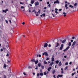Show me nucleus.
I'll list each match as a JSON object with an SVG mask.
<instances>
[{"instance_id": "f257e3e1", "label": "nucleus", "mask_w": 78, "mask_h": 78, "mask_svg": "<svg viewBox=\"0 0 78 78\" xmlns=\"http://www.w3.org/2000/svg\"><path fill=\"white\" fill-rule=\"evenodd\" d=\"M42 55L43 56L44 55H45V56H48V54L47 52H44V53H42Z\"/></svg>"}, {"instance_id": "f03ea898", "label": "nucleus", "mask_w": 78, "mask_h": 78, "mask_svg": "<svg viewBox=\"0 0 78 78\" xmlns=\"http://www.w3.org/2000/svg\"><path fill=\"white\" fill-rule=\"evenodd\" d=\"M64 47V45L63 44H62L61 45V46L60 48V50H62V48H63V47Z\"/></svg>"}, {"instance_id": "7ed1b4c3", "label": "nucleus", "mask_w": 78, "mask_h": 78, "mask_svg": "<svg viewBox=\"0 0 78 78\" xmlns=\"http://www.w3.org/2000/svg\"><path fill=\"white\" fill-rule=\"evenodd\" d=\"M54 4H55V3H58V4H59V2L58 0H57L56 1L54 2Z\"/></svg>"}, {"instance_id": "20e7f679", "label": "nucleus", "mask_w": 78, "mask_h": 78, "mask_svg": "<svg viewBox=\"0 0 78 78\" xmlns=\"http://www.w3.org/2000/svg\"><path fill=\"white\" fill-rule=\"evenodd\" d=\"M39 5V2H35V6H38Z\"/></svg>"}, {"instance_id": "39448f33", "label": "nucleus", "mask_w": 78, "mask_h": 78, "mask_svg": "<svg viewBox=\"0 0 78 78\" xmlns=\"http://www.w3.org/2000/svg\"><path fill=\"white\" fill-rule=\"evenodd\" d=\"M47 46H48V44L46 43H44V47H47Z\"/></svg>"}, {"instance_id": "423d86ee", "label": "nucleus", "mask_w": 78, "mask_h": 78, "mask_svg": "<svg viewBox=\"0 0 78 78\" xmlns=\"http://www.w3.org/2000/svg\"><path fill=\"white\" fill-rule=\"evenodd\" d=\"M59 43H58V42H57L56 43V45H55V47L56 48L58 47V46H59Z\"/></svg>"}, {"instance_id": "0eeeda50", "label": "nucleus", "mask_w": 78, "mask_h": 78, "mask_svg": "<svg viewBox=\"0 0 78 78\" xmlns=\"http://www.w3.org/2000/svg\"><path fill=\"white\" fill-rule=\"evenodd\" d=\"M75 44H76V41H74L72 44V46L75 45Z\"/></svg>"}, {"instance_id": "6e6552de", "label": "nucleus", "mask_w": 78, "mask_h": 78, "mask_svg": "<svg viewBox=\"0 0 78 78\" xmlns=\"http://www.w3.org/2000/svg\"><path fill=\"white\" fill-rule=\"evenodd\" d=\"M31 62H35V61H36V60H35V59L32 58V59L31 60Z\"/></svg>"}, {"instance_id": "1a4fd4ad", "label": "nucleus", "mask_w": 78, "mask_h": 78, "mask_svg": "<svg viewBox=\"0 0 78 78\" xmlns=\"http://www.w3.org/2000/svg\"><path fill=\"white\" fill-rule=\"evenodd\" d=\"M51 69V67H50L49 68H48V71H50V70Z\"/></svg>"}, {"instance_id": "9d476101", "label": "nucleus", "mask_w": 78, "mask_h": 78, "mask_svg": "<svg viewBox=\"0 0 78 78\" xmlns=\"http://www.w3.org/2000/svg\"><path fill=\"white\" fill-rule=\"evenodd\" d=\"M61 62L60 61L59 62V63H58V66H61Z\"/></svg>"}, {"instance_id": "9b49d317", "label": "nucleus", "mask_w": 78, "mask_h": 78, "mask_svg": "<svg viewBox=\"0 0 78 78\" xmlns=\"http://www.w3.org/2000/svg\"><path fill=\"white\" fill-rule=\"evenodd\" d=\"M63 14H64V17H66V13H65V12H63Z\"/></svg>"}, {"instance_id": "f8f14e48", "label": "nucleus", "mask_w": 78, "mask_h": 78, "mask_svg": "<svg viewBox=\"0 0 78 78\" xmlns=\"http://www.w3.org/2000/svg\"><path fill=\"white\" fill-rule=\"evenodd\" d=\"M66 39L64 40L63 41H62V44H64V43H65V42H66Z\"/></svg>"}, {"instance_id": "ddd939ff", "label": "nucleus", "mask_w": 78, "mask_h": 78, "mask_svg": "<svg viewBox=\"0 0 78 78\" xmlns=\"http://www.w3.org/2000/svg\"><path fill=\"white\" fill-rule=\"evenodd\" d=\"M69 48H70V46H68L66 49V51L68 50L69 49Z\"/></svg>"}, {"instance_id": "4468645a", "label": "nucleus", "mask_w": 78, "mask_h": 78, "mask_svg": "<svg viewBox=\"0 0 78 78\" xmlns=\"http://www.w3.org/2000/svg\"><path fill=\"white\" fill-rule=\"evenodd\" d=\"M52 74H55V70H53L52 71Z\"/></svg>"}, {"instance_id": "2eb2a0df", "label": "nucleus", "mask_w": 78, "mask_h": 78, "mask_svg": "<svg viewBox=\"0 0 78 78\" xmlns=\"http://www.w3.org/2000/svg\"><path fill=\"white\" fill-rule=\"evenodd\" d=\"M41 64L40 63H39L38 64V66L39 67H41Z\"/></svg>"}, {"instance_id": "dca6fc26", "label": "nucleus", "mask_w": 78, "mask_h": 78, "mask_svg": "<svg viewBox=\"0 0 78 78\" xmlns=\"http://www.w3.org/2000/svg\"><path fill=\"white\" fill-rule=\"evenodd\" d=\"M7 66H6V64H4V68H6V67Z\"/></svg>"}, {"instance_id": "f3484780", "label": "nucleus", "mask_w": 78, "mask_h": 78, "mask_svg": "<svg viewBox=\"0 0 78 78\" xmlns=\"http://www.w3.org/2000/svg\"><path fill=\"white\" fill-rule=\"evenodd\" d=\"M69 7H70V8H73V6H72L71 5H69Z\"/></svg>"}, {"instance_id": "a211bd4d", "label": "nucleus", "mask_w": 78, "mask_h": 78, "mask_svg": "<svg viewBox=\"0 0 78 78\" xmlns=\"http://www.w3.org/2000/svg\"><path fill=\"white\" fill-rule=\"evenodd\" d=\"M51 62H53L54 61V58L52 57V60H51Z\"/></svg>"}, {"instance_id": "6ab92c4d", "label": "nucleus", "mask_w": 78, "mask_h": 78, "mask_svg": "<svg viewBox=\"0 0 78 78\" xmlns=\"http://www.w3.org/2000/svg\"><path fill=\"white\" fill-rule=\"evenodd\" d=\"M40 75H41V76H43V75H44V74H43V73H40Z\"/></svg>"}, {"instance_id": "aec40b11", "label": "nucleus", "mask_w": 78, "mask_h": 78, "mask_svg": "<svg viewBox=\"0 0 78 78\" xmlns=\"http://www.w3.org/2000/svg\"><path fill=\"white\" fill-rule=\"evenodd\" d=\"M54 64V63L53 62H51L50 64V65L51 66H52V65H53V64Z\"/></svg>"}, {"instance_id": "412c9836", "label": "nucleus", "mask_w": 78, "mask_h": 78, "mask_svg": "<svg viewBox=\"0 0 78 78\" xmlns=\"http://www.w3.org/2000/svg\"><path fill=\"white\" fill-rule=\"evenodd\" d=\"M37 63H38V60H37L35 61V64H37Z\"/></svg>"}, {"instance_id": "4be33fe9", "label": "nucleus", "mask_w": 78, "mask_h": 78, "mask_svg": "<svg viewBox=\"0 0 78 78\" xmlns=\"http://www.w3.org/2000/svg\"><path fill=\"white\" fill-rule=\"evenodd\" d=\"M44 64H47V62L45 61H44Z\"/></svg>"}, {"instance_id": "5701e85b", "label": "nucleus", "mask_w": 78, "mask_h": 78, "mask_svg": "<svg viewBox=\"0 0 78 78\" xmlns=\"http://www.w3.org/2000/svg\"><path fill=\"white\" fill-rule=\"evenodd\" d=\"M31 4H33V3H34V0L31 1Z\"/></svg>"}, {"instance_id": "b1692460", "label": "nucleus", "mask_w": 78, "mask_h": 78, "mask_svg": "<svg viewBox=\"0 0 78 78\" xmlns=\"http://www.w3.org/2000/svg\"><path fill=\"white\" fill-rule=\"evenodd\" d=\"M68 45H69V46H71V42H69V43Z\"/></svg>"}, {"instance_id": "393cba45", "label": "nucleus", "mask_w": 78, "mask_h": 78, "mask_svg": "<svg viewBox=\"0 0 78 78\" xmlns=\"http://www.w3.org/2000/svg\"><path fill=\"white\" fill-rule=\"evenodd\" d=\"M77 5V3H75L74 4V6H76Z\"/></svg>"}, {"instance_id": "a878e982", "label": "nucleus", "mask_w": 78, "mask_h": 78, "mask_svg": "<svg viewBox=\"0 0 78 78\" xmlns=\"http://www.w3.org/2000/svg\"><path fill=\"white\" fill-rule=\"evenodd\" d=\"M55 62L56 63V64H58V63H59V61L58 60H57L55 61Z\"/></svg>"}, {"instance_id": "bb28decb", "label": "nucleus", "mask_w": 78, "mask_h": 78, "mask_svg": "<svg viewBox=\"0 0 78 78\" xmlns=\"http://www.w3.org/2000/svg\"><path fill=\"white\" fill-rule=\"evenodd\" d=\"M44 75H47V73H46V72H44Z\"/></svg>"}, {"instance_id": "cd10ccee", "label": "nucleus", "mask_w": 78, "mask_h": 78, "mask_svg": "<svg viewBox=\"0 0 78 78\" xmlns=\"http://www.w3.org/2000/svg\"><path fill=\"white\" fill-rule=\"evenodd\" d=\"M68 64V62H66L65 63V65L67 66Z\"/></svg>"}, {"instance_id": "c85d7f7f", "label": "nucleus", "mask_w": 78, "mask_h": 78, "mask_svg": "<svg viewBox=\"0 0 78 78\" xmlns=\"http://www.w3.org/2000/svg\"><path fill=\"white\" fill-rule=\"evenodd\" d=\"M42 15L43 16V17H45V13L43 14Z\"/></svg>"}, {"instance_id": "c756f323", "label": "nucleus", "mask_w": 78, "mask_h": 78, "mask_svg": "<svg viewBox=\"0 0 78 78\" xmlns=\"http://www.w3.org/2000/svg\"><path fill=\"white\" fill-rule=\"evenodd\" d=\"M41 68H42L43 69H44V66H41Z\"/></svg>"}, {"instance_id": "7c9ffc66", "label": "nucleus", "mask_w": 78, "mask_h": 78, "mask_svg": "<svg viewBox=\"0 0 78 78\" xmlns=\"http://www.w3.org/2000/svg\"><path fill=\"white\" fill-rule=\"evenodd\" d=\"M5 22L7 23H8V20H5Z\"/></svg>"}, {"instance_id": "2f4dec72", "label": "nucleus", "mask_w": 78, "mask_h": 78, "mask_svg": "<svg viewBox=\"0 0 78 78\" xmlns=\"http://www.w3.org/2000/svg\"><path fill=\"white\" fill-rule=\"evenodd\" d=\"M67 6H68L67 4H66L65 5V7L66 8V7H67Z\"/></svg>"}, {"instance_id": "473e14b6", "label": "nucleus", "mask_w": 78, "mask_h": 78, "mask_svg": "<svg viewBox=\"0 0 78 78\" xmlns=\"http://www.w3.org/2000/svg\"><path fill=\"white\" fill-rule=\"evenodd\" d=\"M48 47H51V44H49V45H48Z\"/></svg>"}, {"instance_id": "72a5a7b5", "label": "nucleus", "mask_w": 78, "mask_h": 78, "mask_svg": "<svg viewBox=\"0 0 78 78\" xmlns=\"http://www.w3.org/2000/svg\"><path fill=\"white\" fill-rule=\"evenodd\" d=\"M5 12H7V11H8V9H6L5 10Z\"/></svg>"}, {"instance_id": "f704fd0d", "label": "nucleus", "mask_w": 78, "mask_h": 78, "mask_svg": "<svg viewBox=\"0 0 78 78\" xmlns=\"http://www.w3.org/2000/svg\"><path fill=\"white\" fill-rule=\"evenodd\" d=\"M3 12H5V13H6V11L5 10H3Z\"/></svg>"}, {"instance_id": "c9c22d12", "label": "nucleus", "mask_w": 78, "mask_h": 78, "mask_svg": "<svg viewBox=\"0 0 78 78\" xmlns=\"http://www.w3.org/2000/svg\"><path fill=\"white\" fill-rule=\"evenodd\" d=\"M72 39H75V37H72Z\"/></svg>"}, {"instance_id": "e433bc0d", "label": "nucleus", "mask_w": 78, "mask_h": 78, "mask_svg": "<svg viewBox=\"0 0 78 78\" xmlns=\"http://www.w3.org/2000/svg\"><path fill=\"white\" fill-rule=\"evenodd\" d=\"M40 10L39 9V10H38V12H37V13H38V12H39V13L40 14Z\"/></svg>"}, {"instance_id": "4c0bfd02", "label": "nucleus", "mask_w": 78, "mask_h": 78, "mask_svg": "<svg viewBox=\"0 0 78 78\" xmlns=\"http://www.w3.org/2000/svg\"><path fill=\"white\" fill-rule=\"evenodd\" d=\"M32 68L31 67V66H29L28 67V69H31Z\"/></svg>"}, {"instance_id": "58836bf2", "label": "nucleus", "mask_w": 78, "mask_h": 78, "mask_svg": "<svg viewBox=\"0 0 78 78\" xmlns=\"http://www.w3.org/2000/svg\"><path fill=\"white\" fill-rule=\"evenodd\" d=\"M21 9H23V8H24V7L23 6H22L21 7Z\"/></svg>"}, {"instance_id": "ea45409f", "label": "nucleus", "mask_w": 78, "mask_h": 78, "mask_svg": "<svg viewBox=\"0 0 78 78\" xmlns=\"http://www.w3.org/2000/svg\"><path fill=\"white\" fill-rule=\"evenodd\" d=\"M61 73H64V71H63V70L61 71Z\"/></svg>"}, {"instance_id": "a19ab883", "label": "nucleus", "mask_w": 78, "mask_h": 78, "mask_svg": "<svg viewBox=\"0 0 78 78\" xmlns=\"http://www.w3.org/2000/svg\"><path fill=\"white\" fill-rule=\"evenodd\" d=\"M55 13H56V14H58V12L57 11H55Z\"/></svg>"}, {"instance_id": "79ce46f5", "label": "nucleus", "mask_w": 78, "mask_h": 78, "mask_svg": "<svg viewBox=\"0 0 78 78\" xmlns=\"http://www.w3.org/2000/svg\"><path fill=\"white\" fill-rule=\"evenodd\" d=\"M6 56H9V54L7 53L6 55Z\"/></svg>"}, {"instance_id": "37998d69", "label": "nucleus", "mask_w": 78, "mask_h": 78, "mask_svg": "<svg viewBox=\"0 0 78 78\" xmlns=\"http://www.w3.org/2000/svg\"><path fill=\"white\" fill-rule=\"evenodd\" d=\"M47 9V7H45L44 8V9Z\"/></svg>"}, {"instance_id": "c03bdc74", "label": "nucleus", "mask_w": 78, "mask_h": 78, "mask_svg": "<svg viewBox=\"0 0 78 78\" xmlns=\"http://www.w3.org/2000/svg\"><path fill=\"white\" fill-rule=\"evenodd\" d=\"M23 73L24 75H26V73L25 72H23Z\"/></svg>"}, {"instance_id": "a18cd8bd", "label": "nucleus", "mask_w": 78, "mask_h": 78, "mask_svg": "<svg viewBox=\"0 0 78 78\" xmlns=\"http://www.w3.org/2000/svg\"><path fill=\"white\" fill-rule=\"evenodd\" d=\"M68 68V66H66L65 68V70H66V69H67V68Z\"/></svg>"}, {"instance_id": "49530a36", "label": "nucleus", "mask_w": 78, "mask_h": 78, "mask_svg": "<svg viewBox=\"0 0 78 78\" xmlns=\"http://www.w3.org/2000/svg\"><path fill=\"white\" fill-rule=\"evenodd\" d=\"M71 42H73V40H71Z\"/></svg>"}, {"instance_id": "de8ad7c7", "label": "nucleus", "mask_w": 78, "mask_h": 78, "mask_svg": "<svg viewBox=\"0 0 78 78\" xmlns=\"http://www.w3.org/2000/svg\"><path fill=\"white\" fill-rule=\"evenodd\" d=\"M47 4H48H48H50V2H47Z\"/></svg>"}, {"instance_id": "09e8293b", "label": "nucleus", "mask_w": 78, "mask_h": 78, "mask_svg": "<svg viewBox=\"0 0 78 78\" xmlns=\"http://www.w3.org/2000/svg\"><path fill=\"white\" fill-rule=\"evenodd\" d=\"M48 60H49V58H48L46 59V60L48 61Z\"/></svg>"}, {"instance_id": "8fccbe9b", "label": "nucleus", "mask_w": 78, "mask_h": 78, "mask_svg": "<svg viewBox=\"0 0 78 78\" xmlns=\"http://www.w3.org/2000/svg\"><path fill=\"white\" fill-rule=\"evenodd\" d=\"M37 76H39V73H37Z\"/></svg>"}, {"instance_id": "3c124183", "label": "nucleus", "mask_w": 78, "mask_h": 78, "mask_svg": "<svg viewBox=\"0 0 78 78\" xmlns=\"http://www.w3.org/2000/svg\"><path fill=\"white\" fill-rule=\"evenodd\" d=\"M37 69H38L37 66H36V67L35 68V69H36V70H37Z\"/></svg>"}, {"instance_id": "603ef678", "label": "nucleus", "mask_w": 78, "mask_h": 78, "mask_svg": "<svg viewBox=\"0 0 78 78\" xmlns=\"http://www.w3.org/2000/svg\"><path fill=\"white\" fill-rule=\"evenodd\" d=\"M9 22H10V23H11V20H9Z\"/></svg>"}, {"instance_id": "864d4df0", "label": "nucleus", "mask_w": 78, "mask_h": 78, "mask_svg": "<svg viewBox=\"0 0 78 78\" xmlns=\"http://www.w3.org/2000/svg\"><path fill=\"white\" fill-rule=\"evenodd\" d=\"M52 15L53 16V17H55V15H54L53 14H52Z\"/></svg>"}, {"instance_id": "5fc2aeb1", "label": "nucleus", "mask_w": 78, "mask_h": 78, "mask_svg": "<svg viewBox=\"0 0 78 78\" xmlns=\"http://www.w3.org/2000/svg\"><path fill=\"white\" fill-rule=\"evenodd\" d=\"M51 6V5L50 4H49V5H48V6L49 7H50Z\"/></svg>"}, {"instance_id": "6e6d98bb", "label": "nucleus", "mask_w": 78, "mask_h": 78, "mask_svg": "<svg viewBox=\"0 0 78 78\" xmlns=\"http://www.w3.org/2000/svg\"><path fill=\"white\" fill-rule=\"evenodd\" d=\"M58 10V9H57V8H55V11H57Z\"/></svg>"}, {"instance_id": "4d7b16f0", "label": "nucleus", "mask_w": 78, "mask_h": 78, "mask_svg": "<svg viewBox=\"0 0 78 78\" xmlns=\"http://www.w3.org/2000/svg\"><path fill=\"white\" fill-rule=\"evenodd\" d=\"M35 9H34L33 10V11H32V12H35Z\"/></svg>"}, {"instance_id": "13d9d810", "label": "nucleus", "mask_w": 78, "mask_h": 78, "mask_svg": "<svg viewBox=\"0 0 78 78\" xmlns=\"http://www.w3.org/2000/svg\"><path fill=\"white\" fill-rule=\"evenodd\" d=\"M64 57L65 58H67V56H66V55H65L64 56Z\"/></svg>"}, {"instance_id": "bf43d9fd", "label": "nucleus", "mask_w": 78, "mask_h": 78, "mask_svg": "<svg viewBox=\"0 0 78 78\" xmlns=\"http://www.w3.org/2000/svg\"><path fill=\"white\" fill-rule=\"evenodd\" d=\"M22 24L23 25H25V22H23V23H22Z\"/></svg>"}, {"instance_id": "052dcab7", "label": "nucleus", "mask_w": 78, "mask_h": 78, "mask_svg": "<svg viewBox=\"0 0 78 78\" xmlns=\"http://www.w3.org/2000/svg\"><path fill=\"white\" fill-rule=\"evenodd\" d=\"M59 11H62V9H60L59 10Z\"/></svg>"}, {"instance_id": "680f3d73", "label": "nucleus", "mask_w": 78, "mask_h": 78, "mask_svg": "<svg viewBox=\"0 0 78 78\" xmlns=\"http://www.w3.org/2000/svg\"><path fill=\"white\" fill-rule=\"evenodd\" d=\"M3 78H6V76L4 75Z\"/></svg>"}, {"instance_id": "e2e57ef3", "label": "nucleus", "mask_w": 78, "mask_h": 78, "mask_svg": "<svg viewBox=\"0 0 78 78\" xmlns=\"http://www.w3.org/2000/svg\"><path fill=\"white\" fill-rule=\"evenodd\" d=\"M74 75V73H73L72 74V76H73Z\"/></svg>"}, {"instance_id": "0e129e2a", "label": "nucleus", "mask_w": 78, "mask_h": 78, "mask_svg": "<svg viewBox=\"0 0 78 78\" xmlns=\"http://www.w3.org/2000/svg\"><path fill=\"white\" fill-rule=\"evenodd\" d=\"M39 16V14H36V16Z\"/></svg>"}, {"instance_id": "69168bd1", "label": "nucleus", "mask_w": 78, "mask_h": 78, "mask_svg": "<svg viewBox=\"0 0 78 78\" xmlns=\"http://www.w3.org/2000/svg\"><path fill=\"white\" fill-rule=\"evenodd\" d=\"M62 76H63V75H60V77H62Z\"/></svg>"}, {"instance_id": "338daca9", "label": "nucleus", "mask_w": 78, "mask_h": 78, "mask_svg": "<svg viewBox=\"0 0 78 78\" xmlns=\"http://www.w3.org/2000/svg\"><path fill=\"white\" fill-rule=\"evenodd\" d=\"M69 8V7H66V9H68Z\"/></svg>"}, {"instance_id": "774afa93", "label": "nucleus", "mask_w": 78, "mask_h": 78, "mask_svg": "<svg viewBox=\"0 0 78 78\" xmlns=\"http://www.w3.org/2000/svg\"><path fill=\"white\" fill-rule=\"evenodd\" d=\"M69 64H70V65H71V64H72V62H70L69 63Z\"/></svg>"}]
</instances>
